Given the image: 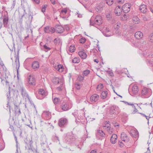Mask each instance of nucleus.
I'll use <instances>...</instances> for the list:
<instances>
[{
	"mask_svg": "<svg viewBox=\"0 0 153 153\" xmlns=\"http://www.w3.org/2000/svg\"><path fill=\"white\" fill-rule=\"evenodd\" d=\"M102 20L101 17L100 16H97L95 18L92 16L90 19V25H94L96 24L100 25L102 24Z\"/></svg>",
	"mask_w": 153,
	"mask_h": 153,
	"instance_id": "obj_1",
	"label": "nucleus"
},
{
	"mask_svg": "<svg viewBox=\"0 0 153 153\" xmlns=\"http://www.w3.org/2000/svg\"><path fill=\"white\" fill-rule=\"evenodd\" d=\"M24 141L27 145V146H25L26 149H28L29 151L33 152L31 148V146L33 143V141L32 140H30V139L26 137Z\"/></svg>",
	"mask_w": 153,
	"mask_h": 153,
	"instance_id": "obj_2",
	"label": "nucleus"
},
{
	"mask_svg": "<svg viewBox=\"0 0 153 153\" xmlns=\"http://www.w3.org/2000/svg\"><path fill=\"white\" fill-rule=\"evenodd\" d=\"M33 13H30L29 15L28 19L26 22L27 24L26 26V27L27 29H28L30 27L33 18Z\"/></svg>",
	"mask_w": 153,
	"mask_h": 153,
	"instance_id": "obj_3",
	"label": "nucleus"
},
{
	"mask_svg": "<svg viewBox=\"0 0 153 153\" xmlns=\"http://www.w3.org/2000/svg\"><path fill=\"white\" fill-rule=\"evenodd\" d=\"M19 51H18V55L17 56H16L14 57L15 59V62L14 63H13V65H15L16 68L17 69V75L18 74V70L19 69Z\"/></svg>",
	"mask_w": 153,
	"mask_h": 153,
	"instance_id": "obj_4",
	"label": "nucleus"
},
{
	"mask_svg": "<svg viewBox=\"0 0 153 153\" xmlns=\"http://www.w3.org/2000/svg\"><path fill=\"white\" fill-rule=\"evenodd\" d=\"M3 23L4 27H7L8 26L9 17L7 14L4 15L2 17Z\"/></svg>",
	"mask_w": 153,
	"mask_h": 153,
	"instance_id": "obj_5",
	"label": "nucleus"
},
{
	"mask_svg": "<svg viewBox=\"0 0 153 153\" xmlns=\"http://www.w3.org/2000/svg\"><path fill=\"white\" fill-rule=\"evenodd\" d=\"M68 120L65 118H61L59 120L58 125L60 127H63L67 124Z\"/></svg>",
	"mask_w": 153,
	"mask_h": 153,
	"instance_id": "obj_6",
	"label": "nucleus"
},
{
	"mask_svg": "<svg viewBox=\"0 0 153 153\" xmlns=\"http://www.w3.org/2000/svg\"><path fill=\"white\" fill-rule=\"evenodd\" d=\"M131 6L129 3H126L123 6L122 10L125 13H128L130 10Z\"/></svg>",
	"mask_w": 153,
	"mask_h": 153,
	"instance_id": "obj_7",
	"label": "nucleus"
},
{
	"mask_svg": "<svg viewBox=\"0 0 153 153\" xmlns=\"http://www.w3.org/2000/svg\"><path fill=\"white\" fill-rule=\"evenodd\" d=\"M20 91L23 97L25 99H26L27 98L28 99V100H30L29 96L26 92L25 88L23 87H21Z\"/></svg>",
	"mask_w": 153,
	"mask_h": 153,
	"instance_id": "obj_8",
	"label": "nucleus"
},
{
	"mask_svg": "<svg viewBox=\"0 0 153 153\" xmlns=\"http://www.w3.org/2000/svg\"><path fill=\"white\" fill-rule=\"evenodd\" d=\"M28 82L30 85H36V79L35 77L30 75L29 76L28 79Z\"/></svg>",
	"mask_w": 153,
	"mask_h": 153,
	"instance_id": "obj_9",
	"label": "nucleus"
},
{
	"mask_svg": "<svg viewBox=\"0 0 153 153\" xmlns=\"http://www.w3.org/2000/svg\"><path fill=\"white\" fill-rule=\"evenodd\" d=\"M120 110L118 107L113 105L111 107L110 110V112L112 114L118 113L120 112Z\"/></svg>",
	"mask_w": 153,
	"mask_h": 153,
	"instance_id": "obj_10",
	"label": "nucleus"
},
{
	"mask_svg": "<svg viewBox=\"0 0 153 153\" xmlns=\"http://www.w3.org/2000/svg\"><path fill=\"white\" fill-rule=\"evenodd\" d=\"M38 93L42 97L40 98V99H42L47 95V93L45 92V91L42 89H40L39 90Z\"/></svg>",
	"mask_w": 153,
	"mask_h": 153,
	"instance_id": "obj_11",
	"label": "nucleus"
},
{
	"mask_svg": "<svg viewBox=\"0 0 153 153\" xmlns=\"http://www.w3.org/2000/svg\"><path fill=\"white\" fill-rule=\"evenodd\" d=\"M121 138L123 141L125 142H127L129 140V139L126 134L124 132L122 133L121 135Z\"/></svg>",
	"mask_w": 153,
	"mask_h": 153,
	"instance_id": "obj_12",
	"label": "nucleus"
},
{
	"mask_svg": "<svg viewBox=\"0 0 153 153\" xmlns=\"http://www.w3.org/2000/svg\"><path fill=\"white\" fill-rule=\"evenodd\" d=\"M55 28H56V31L58 33H62L64 30V27L60 25H56L55 26Z\"/></svg>",
	"mask_w": 153,
	"mask_h": 153,
	"instance_id": "obj_13",
	"label": "nucleus"
},
{
	"mask_svg": "<svg viewBox=\"0 0 153 153\" xmlns=\"http://www.w3.org/2000/svg\"><path fill=\"white\" fill-rule=\"evenodd\" d=\"M122 10V9H121L120 6H118L116 7L114 13L117 16H119L121 14Z\"/></svg>",
	"mask_w": 153,
	"mask_h": 153,
	"instance_id": "obj_14",
	"label": "nucleus"
},
{
	"mask_svg": "<svg viewBox=\"0 0 153 153\" xmlns=\"http://www.w3.org/2000/svg\"><path fill=\"white\" fill-rule=\"evenodd\" d=\"M139 10L140 12L144 13L147 11V9L146 6L145 4L141 5L139 7Z\"/></svg>",
	"mask_w": 153,
	"mask_h": 153,
	"instance_id": "obj_15",
	"label": "nucleus"
},
{
	"mask_svg": "<svg viewBox=\"0 0 153 153\" xmlns=\"http://www.w3.org/2000/svg\"><path fill=\"white\" fill-rule=\"evenodd\" d=\"M117 138V136L116 134H113L110 139L111 143L112 144L115 143L116 142Z\"/></svg>",
	"mask_w": 153,
	"mask_h": 153,
	"instance_id": "obj_16",
	"label": "nucleus"
},
{
	"mask_svg": "<svg viewBox=\"0 0 153 153\" xmlns=\"http://www.w3.org/2000/svg\"><path fill=\"white\" fill-rule=\"evenodd\" d=\"M143 36V33L140 31L136 32L134 34V36L137 39H141Z\"/></svg>",
	"mask_w": 153,
	"mask_h": 153,
	"instance_id": "obj_17",
	"label": "nucleus"
},
{
	"mask_svg": "<svg viewBox=\"0 0 153 153\" xmlns=\"http://www.w3.org/2000/svg\"><path fill=\"white\" fill-rule=\"evenodd\" d=\"M99 96L97 94H94L90 98V100L92 102L94 101L96 102L99 99Z\"/></svg>",
	"mask_w": 153,
	"mask_h": 153,
	"instance_id": "obj_18",
	"label": "nucleus"
},
{
	"mask_svg": "<svg viewBox=\"0 0 153 153\" xmlns=\"http://www.w3.org/2000/svg\"><path fill=\"white\" fill-rule=\"evenodd\" d=\"M61 106L62 109L64 111H66L68 109V105L65 102L62 103Z\"/></svg>",
	"mask_w": 153,
	"mask_h": 153,
	"instance_id": "obj_19",
	"label": "nucleus"
},
{
	"mask_svg": "<svg viewBox=\"0 0 153 153\" xmlns=\"http://www.w3.org/2000/svg\"><path fill=\"white\" fill-rule=\"evenodd\" d=\"M79 56L82 59H85L86 58L87 55L83 51H80L78 52Z\"/></svg>",
	"mask_w": 153,
	"mask_h": 153,
	"instance_id": "obj_20",
	"label": "nucleus"
},
{
	"mask_svg": "<svg viewBox=\"0 0 153 153\" xmlns=\"http://www.w3.org/2000/svg\"><path fill=\"white\" fill-rule=\"evenodd\" d=\"M132 89V91L134 94H136L138 93L139 89L137 86L136 85H134Z\"/></svg>",
	"mask_w": 153,
	"mask_h": 153,
	"instance_id": "obj_21",
	"label": "nucleus"
},
{
	"mask_svg": "<svg viewBox=\"0 0 153 153\" xmlns=\"http://www.w3.org/2000/svg\"><path fill=\"white\" fill-rule=\"evenodd\" d=\"M32 67L34 69H36L39 67L38 62L37 61L34 62L32 64Z\"/></svg>",
	"mask_w": 153,
	"mask_h": 153,
	"instance_id": "obj_22",
	"label": "nucleus"
},
{
	"mask_svg": "<svg viewBox=\"0 0 153 153\" xmlns=\"http://www.w3.org/2000/svg\"><path fill=\"white\" fill-rule=\"evenodd\" d=\"M43 138L44 139V140H43L42 139L41 140V144L42 145V146L43 147L45 146V147H47L48 144L46 142V138L45 137H44Z\"/></svg>",
	"mask_w": 153,
	"mask_h": 153,
	"instance_id": "obj_23",
	"label": "nucleus"
},
{
	"mask_svg": "<svg viewBox=\"0 0 153 153\" xmlns=\"http://www.w3.org/2000/svg\"><path fill=\"white\" fill-rule=\"evenodd\" d=\"M103 5L102 4H100L95 8V10L97 12H101L102 10Z\"/></svg>",
	"mask_w": 153,
	"mask_h": 153,
	"instance_id": "obj_24",
	"label": "nucleus"
},
{
	"mask_svg": "<svg viewBox=\"0 0 153 153\" xmlns=\"http://www.w3.org/2000/svg\"><path fill=\"white\" fill-rule=\"evenodd\" d=\"M43 115L46 117L47 119H49L51 117V113L48 111H44L43 113Z\"/></svg>",
	"mask_w": 153,
	"mask_h": 153,
	"instance_id": "obj_25",
	"label": "nucleus"
},
{
	"mask_svg": "<svg viewBox=\"0 0 153 153\" xmlns=\"http://www.w3.org/2000/svg\"><path fill=\"white\" fill-rule=\"evenodd\" d=\"M52 81L54 84H58L59 82V79L58 77H55L52 79Z\"/></svg>",
	"mask_w": 153,
	"mask_h": 153,
	"instance_id": "obj_26",
	"label": "nucleus"
},
{
	"mask_svg": "<svg viewBox=\"0 0 153 153\" xmlns=\"http://www.w3.org/2000/svg\"><path fill=\"white\" fill-rule=\"evenodd\" d=\"M108 92L107 91H102L101 93V97L102 99H105L107 96Z\"/></svg>",
	"mask_w": 153,
	"mask_h": 153,
	"instance_id": "obj_27",
	"label": "nucleus"
},
{
	"mask_svg": "<svg viewBox=\"0 0 153 153\" xmlns=\"http://www.w3.org/2000/svg\"><path fill=\"white\" fill-rule=\"evenodd\" d=\"M97 134L102 137H104L105 135V134L103 131L100 130H97Z\"/></svg>",
	"mask_w": 153,
	"mask_h": 153,
	"instance_id": "obj_28",
	"label": "nucleus"
},
{
	"mask_svg": "<svg viewBox=\"0 0 153 153\" xmlns=\"http://www.w3.org/2000/svg\"><path fill=\"white\" fill-rule=\"evenodd\" d=\"M75 50V48L74 45H72L69 47V50L71 53L74 52Z\"/></svg>",
	"mask_w": 153,
	"mask_h": 153,
	"instance_id": "obj_29",
	"label": "nucleus"
},
{
	"mask_svg": "<svg viewBox=\"0 0 153 153\" xmlns=\"http://www.w3.org/2000/svg\"><path fill=\"white\" fill-rule=\"evenodd\" d=\"M131 136L134 137H136L138 135V132L136 131H133L131 133Z\"/></svg>",
	"mask_w": 153,
	"mask_h": 153,
	"instance_id": "obj_30",
	"label": "nucleus"
},
{
	"mask_svg": "<svg viewBox=\"0 0 153 153\" xmlns=\"http://www.w3.org/2000/svg\"><path fill=\"white\" fill-rule=\"evenodd\" d=\"M50 28L48 26H47L44 28V31L45 33H49Z\"/></svg>",
	"mask_w": 153,
	"mask_h": 153,
	"instance_id": "obj_31",
	"label": "nucleus"
},
{
	"mask_svg": "<svg viewBox=\"0 0 153 153\" xmlns=\"http://www.w3.org/2000/svg\"><path fill=\"white\" fill-rule=\"evenodd\" d=\"M60 99L57 98H55L53 100V102L55 105L57 104L59 102Z\"/></svg>",
	"mask_w": 153,
	"mask_h": 153,
	"instance_id": "obj_32",
	"label": "nucleus"
},
{
	"mask_svg": "<svg viewBox=\"0 0 153 153\" xmlns=\"http://www.w3.org/2000/svg\"><path fill=\"white\" fill-rule=\"evenodd\" d=\"M147 93L148 91L146 88H144L142 90V94L143 95H145L147 94Z\"/></svg>",
	"mask_w": 153,
	"mask_h": 153,
	"instance_id": "obj_33",
	"label": "nucleus"
},
{
	"mask_svg": "<svg viewBox=\"0 0 153 153\" xmlns=\"http://www.w3.org/2000/svg\"><path fill=\"white\" fill-rule=\"evenodd\" d=\"M72 62L74 63H78L79 62V60L76 57H75L72 60Z\"/></svg>",
	"mask_w": 153,
	"mask_h": 153,
	"instance_id": "obj_34",
	"label": "nucleus"
},
{
	"mask_svg": "<svg viewBox=\"0 0 153 153\" xmlns=\"http://www.w3.org/2000/svg\"><path fill=\"white\" fill-rule=\"evenodd\" d=\"M58 71L60 72H62L63 71V67L61 65H59L58 66Z\"/></svg>",
	"mask_w": 153,
	"mask_h": 153,
	"instance_id": "obj_35",
	"label": "nucleus"
},
{
	"mask_svg": "<svg viewBox=\"0 0 153 153\" xmlns=\"http://www.w3.org/2000/svg\"><path fill=\"white\" fill-rule=\"evenodd\" d=\"M90 73V71L87 70L84 71L83 73V76H86Z\"/></svg>",
	"mask_w": 153,
	"mask_h": 153,
	"instance_id": "obj_36",
	"label": "nucleus"
},
{
	"mask_svg": "<svg viewBox=\"0 0 153 153\" xmlns=\"http://www.w3.org/2000/svg\"><path fill=\"white\" fill-rule=\"evenodd\" d=\"M131 105L132 106V107L134 108V111H133L132 113L133 114H134L136 112H137L138 111L137 109L136 108L134 105L133 104H131Z\"/></svg>",
	"mask_w": 153,
	"mask_h": 153,
	"instance_id": "obj_37",
	"label": "nucleus"
},
{
	"mask_svg": "<svg viewBox=\"0 0 153 153\" xmlns=\"http://www.w3.org/2000/svg\"><path fill=\"white\" fill-rule=\"evenodd\" d=\"M9 94L10 96V95L11 94H13L14 95V93L15 92V91H14L13 89L10 90V87H9Z\"/></svg>",
	"mask_w": 153,
	"mask_h": 153,
	"instance_id": "obj_38",
	"label": "nucleus"
},
{
	"mask_svg": "<svg viewBox=\"0 0 153 153\" xmlns=\"http://www.w3.org/2000/svg\"><path fill=\"white\" fill-rule=\"evenodd\" d=\"M60 42V40L59 38H56L54 40V42L56 45L58 44Z\"/></svg>",
	"mask_w": 153,
	"mask_h": 153,
	"instance_id": "obj_39",
	"label": "nucleus"
},
{
	"mask_svg": "<svg viewBox=\"0 0 153 153\" xmlns=\"http://www.w3.org/2000/svg\"><path fill=\"white\" fill-rule=\"evenodd\" d=\"M113 2V0H107V3L109 5H111Z\"/></svg>",
	"mask_w": 153,
	"mask_h": 153,
	"instance_id": "obj_40",
	"label": "nucleus"
},
{
	"mask_svg": "<svg viewBox=\"0 0 153 153\" xmlns=\"http://www.w3.org/2000/svg\"><path fill=\"white\" fill-rule=\"evenodd\" d=\"M15 111L19 112L20 113V111L19 108L18 106L17 105H15Z\"/></svg>",
	"mask_w": 153,
	"mask_h": 153,
	"instance_id": "obj_41",
	"label": "nucleus"
},
{
	"mask_svg": "<svg viewBox=\"0 0 153 153\" xmlns=\"http://www.w3.org/2000/svg\"><path fill=\"white\" fill-rule=\"evenodd\" d=\"M43 47H44V49H45V51L46 52H47L48 50H50L51 49V48H50L47 47L45 45H44V46H43Z\"/></svg>",
	"mask_w": 153,
	"mask_h": 153,
	"instance_id": "obj_42",
	"label": "nucleus"
},
{
	"mask_svg": "<svg viewBox=\"0 0 153 153\" xmlns=\"http://www.w3.org/2000/svg\"><path fill=\"white\" fill-rule=\"evenodd\" d=\"M102 33L103 35L106 37H109L111 35V33H110L103 32Z\"/></svg>",
	"mask_w": 153,
	"mask_h": 153,
	"instance_id": "obj_43",
	"label": "nucleus"
},
{
	"mask_svg": "<svg viewBox=\"0 0 153 153\" xmlns=\"http://www.w3.org/2000/svg\"><path fill=\"white\" fill-rule=\"evenodd\" d=\"M49 31L50 33L51 32V33H53L56 31V28L55 29L53 27H51L50 30Z\"/></svg>",
	"mask_w": 153,
	"mask_h": 153,
	"instance_id": "obj_44",
	"label": "nucleus"
},
{
	"mask_svg": "<svg viewBox=\"0 0 153 153\" xmlns=\"http://www.w3.org/2000/svg\"><path fill=\"white\" fill-rule=\"evenodd\" d=\"M103 85L102 84H99L97 87V88L98 89L99 88L100 89H102V88H103Z\"/></svg>",
	"mask_w": 153,
	"mask_h": 153,
	"instance_id": "obj_45",
	"label": "nucleus"
},
{
	"mask_svg": "<svg viewBox=\"0 0 153 153\" xmlns=\"http://www.w3.org/2000/svg\"><path fill=\"white\" fill-rule=\"evenodd\" d=\"M54 139L55 141L56 142V143L59 142V143H60L59 142V138L58 137L56 136H55V137L54 138Z\"/></svg>",
	"mask_w": 153,
	"mask_h": 153,
	"instance_id": "obj_46",
	"label": "nucleus"
},
{
	"mask_svg": "<svg viewBox=\"0 0 153 153\" xmlns=\"http://www.w3.org/2000/svg\"><path fill=\"white\" fill-rule=\"evenodd\" d=\"M85 38H81L79 40L80 42L81 43H83L85 42Z\"/></svg>",
	"mask_w": 153,
	"mask_h": 153,
	"instance_id": "obj_47",
	"label": "nucleus"
},
{
	"mask_svg": "<svg viewBox=\"0 0 153 153\" xmlns=\"http://www.w3.org/2000/svg\"><path fill=\"white\" fill-rule=\"evenodd\" d=\"M78 79L80 81H82L84 79V77L79 76L78 77Z\"/></svg>",
	"mask_w": 153,
	"mask_h": 153,
	"instance_id": "obj_48",
	"label": "nucleus"
},
{
	"mask_svg": "<svg viewBox=\"0 0 153 153\" xmlns=\"http://www.w3.org/2000/svg\"><path fill=\"white\" fill-rule=\"evenodd\" d=\"M75 87L77 90H79L80 88V85L79 84H76L75 85Z\"/></svg>",
	"mask_w": 153,
	"mask_h": 153,
	"instance_id": "obj_49",
	"label": "nucleus"
},
{
	"mask_svg": "<svg viewBox=\"0 0 153 153\" xmlns=\"http://www.w3.org/2000/svg\"><path fill=\"white\" fill-rule=\"evenodd\" d=\"M143 19L144 21H147L148 20L147 18L144 16H142Z\"/></svg>",
	"mask_w": 153,
	"mask_h": 153,
	"instance_id": "obj_50",
	"label": "nucleus"
},
{
	"mask_svg": "<svg viewBox=\"0 0 153 153\" xmlns=\"http://www.w3.org/2000/svg\"><path fill=\"white\" fill-rule=\"evenodd\" d=\"M25 15V14H24L21 17V18L20 19V22L21 23H22V18H23V17H24V16Z\"/></svg>",
	"mask_w": 153,
	"mask_h": 153,
	"instance_id": "obj_51",
	"label": "nucleus"
},
{
	"mask_svg": "<svg viewBox=\"0 0 153 153\" xmlns=\"http://www.w3.org/2000/svg\"><path fill=\"white\" fill-rule=\"evenodd\" d=\"M149 38L150 40H153V33L150 35Z\"/></svg>",
	"mask_w": 153,
	"mask_h": 153,
	"instance_id": "obj_52",
	"label": "nucleus"
},
{
	"mask_svg": "<svg viewBox=\"0 0 153 153\" xmlns=\"http://www.w3.org/2000/svg\"><path fill=\"white\" fill-rule=\"evenodd\" d=\"M1 65L2 66L3 70H5L4 69H6V68L5 67L4 64L3 63H1Z\"/></svg>",
	"mask_w": 153,
	"mask_h": 153,
	"instance_id": "obj_53",
	"label": "nucleus"
},
{
	"mask_svg": "<svg viewBox=\"0 0 153 153\" xmlns=\"http://www.w3.org/2000/svg\"><path fill=\"white\" fill-rule=\"evenodd\" d=\"M109 73L110 76H111L112 77L114 76V74L112 72L110 71L109 72Z\"/></svg>",
	"mask_w": 153,
	"mask_h": 153,
	"instance_id": "obj_54",
	"label": "nucleus"
},
{
	"mask_svg": "<svg viewBox=\"0 0 153 153\" xmlns=\"http://www.w3.org/2000/svg\"><path fill=\"white\" fill-rule=\"evenodd\" d=\"M124 2V0H118V2L119 3H123Z\"/></svg>",
	"mask_w": 153,
	"mask_h": 153,
	"instance_id": "obj_55",
	"label": "nucleus"
},
{
	"mask_svg": "<svg viewBox=\"0 0 153 153\" xmlns=\"http://www.w3.org/2000/svg\"><path fill=\"white\" fill-rule=\"evenodd\" d=\"M61 12L62 13H64L65 14H66L67 12V10H62Z\"/></svg>",
	"mask_w": 153,
	"mask_h": 153,
	"instance_id": "obj_56",
	"label": "nucleus"
},
{
	"mask_svg": "<svg viewBox=\"0 0 153 153\" xmlns=\"http://www.w3.org/2000/svg\"><path fill=\"white\" fill-rule=\"evenodd\" d=\"M33 1L35 2L37 4H39V0H32Z\"/></svg>",
	"mask_w": 153,
	"mask_h": 153,
	"instance_id": "obj_57",
	"label": "nucleus"
},
{
	"mask_svg": "<svg viewBox=\"0 0 153 153\" xmlns=\"http://www.w3.org/2000/svg\"><path fill=\"white\" fill-rule=\"evenodd\" d=\"M110 32V30L109 28H106L105 29V33H108Z\"/></svg>",
	"mask_w": 153,
	"mask_h": 153,
	"instance_id": "obj_58",
	"label": "nucleus"
},
{
	"mask_svg": "<svg viewBox=\"0 0 153 153\" xmlns=\"http://www.w3.org/2000/svg\"><path fill=\"white\" fill-rule=\"evenodd\" d=\"M133 20H134V21H135V20L136 21L138 22L139 19L138 18L136 17V18H135V19H134V18L133 19Z\"/></svg>",
	"mask_w": 153,
	"mask_h": 153,
	"instance_id": "obj_59",
	"label": "nucleus"
},
{
	"mask_svg": "<svg viewBox=\"0 0 153 153\" xmlns=\"http://www.w3.org/2000/svg\"><path fill=\"white\" fill-rule=\"evenodd\" d=\"M51 3L54 4H55V1L54 0H50Z\"/></svg>",
	"mask_w": 153,
	"mask_h": 153,
	"instance_id": "obj_60",
	"label": "nucleus"
},
{
	"mask_svg": "<svg viewBox=\"0 0 153 153\" xmlns=\"http://www.w3.org/2000/svg\"><path fill=\"white\" fill-rule=\"evenodd\" d=\"M121 19L122 20H126L127 19V17H126V19H125L123 16V17H121Z\"/></svg>",
	"mask_w": 153,
	"mask_h": 153,
	"instance_id": "obj_61",
	"label": "nucleus"
},
{
	"mask_svg": "<svg viewBox=\"0 0 153 153\" xmlns=\"http://www.w3.org/2000/svg\"><path fill=\"white\" fill-rule=\"evenodd\" d=\"M45 7H42V11L43 12H44L45 11Z\"/></svg>",
	"mask_w": 153,
	"mask_h": 153,
	"instance_id": "obj_62",
	"label": "nucleus"
},
{
	"mask_svg": "<svg viewBox=\"0 0 153 153\" xmlns=\"http://www.w3.org/2000/svg\"><path fill=\"white\" fill-rule=\"evenodd\" d=\"M91 153H97L96 151L95 150H93L91 151Z\"/></svg>",
	"mask_w": 153,
	"mask_h": 153,
	"instance_id": "obj_63",
	"label": "nucleus"
},
{
	"mask_svg": "<svg viewBox=\"0 0 153 153\" xmlns=\"http://www.w3.org/2000/svg\"><path fill=\"white\" fill-rule=\"evenodd\" d=\"M94 61L95 62L98 63L99 62L98 60L97 59H94Z\"/></svg>",
	"mask_w": 153,
	"mask_h": 153,
	"instance_id": "obj_64",
	"label": "nucleus"
}]
</instances>
